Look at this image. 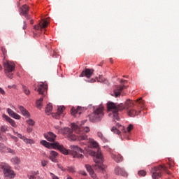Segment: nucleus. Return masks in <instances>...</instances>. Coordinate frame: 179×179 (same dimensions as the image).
Segmentation results:
<instances>
[{"label":"nucleus","mask_w":179,"mask_h":179,"mask_svg":"<svg viewBox=\"0 0 179 179\" xmlns=\"http://www.w3.org/2000/svg\"><path fill=\"white\" fill-rule=\"evenodd\" d=\"M57 157H58V152L53 150L50 152V156L48 157V159L53 162V163H57L58 162L57 160Z\"/></svg>","instance_id":"nucleus-18"},{"label":"nucleus","mask_w":179,"mask_h":179,"mask_svg":"<svg viewBox=\"0 0 179 179\" xmlns=\"http://www.w3.org/2000/svg\"><path fill=\"white\" fill-rule=\"evenodd\" d=\"M5 73L6 76H8V78H9L10 79H12L13 78V73L12 72H7Z\"/></svg>","instance_id":"nucleus-37"},{"label":"nucleus","mask_w":179,"mask_h":179,"mask_svg":"<svg viewBox=\"0 0 179 179\" xmlns=\"http://www.w3.org/2000/svg\"><path fill=\"white\" fill-rule=\"evenodd\" d=\"M164 170L166 171L167 170V166L159 165L158 166H155L152 169V179H159L162 177V171Z\"/></svg>","instance_id":"nucleus-7"},{"label":"nucleus","mask_w":179,"mask_h":179,"mask_svg":"<svg viewBox=\"0 0 179 179\" xmlns=\"http://www.w3.org/2000/svg\"><path fill=\"white\" fill-rule=\"evenodd\" d=\"M30 10V7L29 6L24 4L20 8V15L21 16H24L27 20H30L31 19V15L29 14V11Z\"/></svg>","instance_id":"nucleus-10"},{"label":"nucleus","mask_w":179,"mask_h":179,"mask_svg":"<svg viewBox=\"0 0 179 179\" xmlns=\"http://www.w3.org/2000/svg\"><path fill=\"white\" fill-rule=\"evenodd\" d=\"M104 117V106H100L94 108L93 112L88 115L90 122L96 124L100 122Z\"/></svg>","instance_id":"nucleus-4"},{"label":"nucleus","mask_w":179,"mask_h":179,"mask_svg":"<svg viewBox=\"0 0 179 179\" xmlns=\"http://www.w3.org/2000/svg\"><path fill=\"white\" fill-rule=\"evenodd\" d=\"M0 103H1V100H0Z\"/></svg>","instance_id":"nucleus-61"},{"label":"nucleus","mask_w":179,"mask_h":179,"mask_svg":"<svg viewBox=\"0 0 179 179\" xmlns=\"http://www.w3.org/2000/svg\"><path fill=\"white\" fill-rule=\"evenodd\" d=\"M72 149V155L73 157L77 158V159H83V155L80 153H83V150L82 148H79L78 145H71Z\"/></svg>","instance_id":"nucleus-9"},{"label":"nucleus","mask_w":179,"mask_h":179,"mask_svg":"<svg viewBox=\"0 0 179 179\" xmlns=\"http://www.w3.org/2000/svg\"><path fill=\"white\" fill-rule=\"evenodd\" d=\"M11 163H13V164H17L19 165L20 164V158L17 157H14L10 159Z\"/></svg>","instance_id":"nucleus-27"},{"label":"nucleus","mask_w":179,"mask_h":179,"mask_svg":"<svg viewBox=\"0 0 179 179\" xmlns=\"http://www.w3.org/2000/svg\"><path fill=\"white\" fill-rule=\"evenodd\" d=\"M85 167H86V169L87 170V171L90 173L91 177H92V178H94V177H96V174H94V171H93L92 166H90L89 164H86Z\"/></svg>","instance_id":"nucleus-25"},{"label":"nucleus","mask_w":179,"mask_h":179,"mask_svg":"<svg viewBox=\"0 0 179 179\" xmlns=\"http://www.w3.org/2000/svg\"><path fill=\"white\" fill-rule=\"evenodd\" d=\"M133 129L134 126L132 124H129L127 128V132H131V131H132Z\"/></svg>","instance_id":"nucleus-38"},{"label":"nucleus","mask_w":179,"mask_h":179,"mask_svg":"<svg viewBox=\"0 0 179 179\" xmlns=\"http://www.w3.org/2000/svg\"><path fill=\"white\" fill-rule=\"evenodd\" d=\"M117 128H120V129H124V127H122V125H120V124H117Z\"/></svg>","instance_id":"nucleus-47"},{"label":"nucleus","mask_w":179,"mask_h":179,"mask_svg":"<svg viewBox=\"0 0 179 179\" xmlns=\"http://www.w3.org/2000/svg\"><path fill=\"white\" fill-rule=\"evenodd\" d=\"M7 113L10 115V117H12V118H15V120H20V115L15 113L13 110H12V109L8 108Z\"/></svg>","instance_id":"nucleus-21"},{"label":"nucleus","mask_w":179,"mask_h":179,"mask_svg":"<svg viewBox=\"0 0 179 179\" xmlns=\"http://www.w3.org/2000/svg\"><path fill=\"white\" fill-rule=\"evenodd\" d=\"M41 164L43 167H45V166H47V164H48V162L45 160L41 161Z\"/></svg>","instance_id":"nucleus-42"},{"label":"nucleus","mask_w":179,"mask_h":179,"mask_svg":"<svg viewBox=\"0 0 179 179\" xmlns=\"http://www.w3.org/2000/svg\"><path fill=\"white\" fill-rule=\"evenodd\" d=\"M52 179H59V178H58V176H55V174L52 173H50Z\"/></svg>","instance_id":"nucleus-41"},{"label":"nucleus","mask_w":179,"mask_h":179,"mask_svg":"<svg viewBox=\"0 0 179 179\" xmlns=\"http://www.w3.org/2000/svg\"><path fill=\"white\" fill-rule=\"evenodd\" d=\"M66 179H73V178H72V177H71L69 175H68Z\"/></svg>","instance_id":"nucleus-49"},{"label":"nucleus","mask_w":179,"mask_h":179,"mask_svg":"<svg viewBox=\"0 0 179 179\" xmlns=\"http://www.w3.org/2000/svg\"><path fill=\"white\" fill-rule=\"evenodd\" d=\"M8 89H12V86L11 85H8Z\"/></svg>","instance_id":"nucleus-54"},{"label":"nucleus","mask_w":179,"mask_h":179,"mask_svg":"<svg viewBox=\"0 0 179 179\" xmlns=\"http://www.w3.org/2000/svg\"><path fill=\"white\" fill-rule=\"evenodd\" d=\"M83 176H86V173H83Z\"/></svg>","instance_id":"nucleus-58"},{"label":"nucleus","mask_w":179,"mask_h":179,"mask_svg":"<svg viewBox=\"0 0 179 179\" xmlns=\"http://www.w3.org/2000/svg\"><path fill=\"white\" fill-rule=\"evenodd\" d=\"M1 51L3 52V55L4 56V58H5V55H6V49H5V48H2Z\"/></svg>","instance_id":"nucleus-44"},{"label":"nucleus","mask_w":179,"mask_h":179,"mask_svg":"<svg viewBox=\"0 0 179 179\" xmlns=\"http://www.w3.org/2000/svg\"><path fill=\"white\" fill-rule=\"evenodd\" d=\"M57 166L59 169H60V170H62V171H65L66 170L64 168V166H61V164H57Z\"/></svg>","instance_id":"nucleus-43"},{"label":"nucleus","mask_w":179,"mask_h":179,"mask_svg":"<svg viewBox=\"0 0 179 179\" xmlns=\"http://www.w3.org/2000/svg\"><path fill=\"white\" fill-rule=\"evenodd\" d=\"M4 71L5 73H8V72H13L15 71V63L9 61L4 63Z\"/></svg>","instance_id":"nucleus-11"},{"label":"nucleus","mask_w":179,"mask_h":179,"mask_svg":"<svg viewBox=\"0 0 179 179\" xmlns=\"http://www.w3.org/2000/svg\"><path fill=\"white\" fill-rule=\"evenodd\" d=\"M23 23H24L23 30H26V29L27 28V23L26 22V21H24Z\"/></svg>","instance_id":"nucleus-45"},{"label":"nucleus","mask_w":179,"mask_h":179,"mask_svg":"<svg viewBox=\"0 0 179 179\" xmlns=\"http://www.w3.org/2000/svg\"><path fill=\"white\" fill-rule=\"evenodd\" d=\"M7 152L8 153H11L12 155H16V152H15V150L10 148H7Z\"/></svg>","instance_id":"nucleus-39"},{"label":"nucleus","mask_w":179,"mask_h":179,"mask_svg":"<svg viewBox=\"0 0 179 179\" xmlns=\"http://www.w3.org/2000/svg\"><path fill=\"white\" fill-rule=\"evenodd\" d=\"M91 82H94V80H92Z\"/></svg>","instance_id":"nucleus-59"},{"label":"nucleus","mask_w":179,"mask_h":179,"mask_svg":"<svg viewBox=\"0 0 179 179\" xmlns=\"http://www.w3.org/2000/svg\"><path fill=\"white\" fill-rule=\"evenodd\" d=\"M19 110L20 111H21L22 115H24V117H30V113H29V111H27V110H26V108H24V107L23 106H19Z\"/></svg>","instance_id":"nucleus-26"},{"label":"nucleus","mask_w":179,"mask_h":179,"mask_svg":"<svg viewBox=\"0 0 179 179\" xmlns=\"http://www.w3.org/2000/svg\"><path fill=\"white\" fill-rule=\"evenodd\" d=\"M67 171H69V173H75V168L72 167V166H68L66 168Z\"/></svg>","instance_id":"nucleus-35"},{"label":"nucleus","mask_w":179,"mask_h":179,"mask_svg":"<svg viewBox=\"0 0 179 179\" xmlns=\"http://www.w3.org/2000/svg\"><path fill=\"white\" fill-rule=\"evenodd\" d=\"M83 124H71V129L66 127L63 131L64 135L71 141H87V133L90 132L89 127H83Z\"/></svg>","instance_id":"nucleus-2"},{"label":"nucleus","mask_w":179,"mask_h":179,"mask_svg":"<svg viewBox=\"0 0 179 179\" xmlns=\"http://www.w3.org/2000/svg\"><path fill=\"white\" fill-rule=\"evenodd\" d=\"M52 111V105L51 103H49L47 105L45 108V113L48 114V115H50V113Z\"/></svg>","instance_id":"nucleus-29"},{"label":"nucleus","mask_w":179,"mask_h":179,"mask_svg":"<svg viewBox=\"0 0 179 179\" xmlns=\"http://www.w3.org/2000/svg\"><path fill=\"white\" fill-rule=\"evenodd\" d=\"M35 90H37V88H35Z\"/></svg>","instance_id":"nucleus-60"},{"label":"nucleus","mask_w":179,"mask_h":179,"mask_svg":"<svg viewBox=\"0 0 179 179\" xmlns=\"http://www.w3.org/2000/svg\"><path fill=\"white\" fill-rule=\"evenodd\" d=\"M138 174L140 177H145V176H146V172L145 170H141L138 172Z\"/></svg>","instance_id":"nucleus-32"},{"label":"nucleus","mask_w":179,"mask_h":179,"mask_svg":"<svg viewBox=\"0 0 179 179\" xmlns=\"http://www.w3.org/2000/svg\"><path fill=\"white\" fill-rule=\"evenodd\" d=\"M115 173L117 176H122V177H128V173L124 169L117 166L115 168Z\"/></svg>","instance_id":"nucleus-13"},{"label":"nucleus","mask_w":179,"mask_h":179,"mask_svg":"<svg viewBox=\"0 0 179 179\" xmlns=\"http://www.w3.org/2000/svg\"><path fill=\"white\" fill-rule=\"evenodd\" d=\"M88 142L91 148H94L95 149L94 151H91L90 152V155L94 157V162H95V163L96 164L94 166V170H99V171H103V170H104V168H103V166H101V164L104 163V157H103V154H101V151L99 148V144L97 143V142L94 141V140L92 138H90L88 140Z\"/></svg>","instance_id":"nucleus-3"},{"label":"nucleus","mask_w":179,"mask_h":179,"mask_svg":"<svg viewBox=\"0 0 179 179\" xmlns=\"http://www.w3.org/2000/svg\"><path fill=\"white\" fill-rule=\"evenodd\" d=\"M136 107H141L143 108L145 107V102L140 98L135 101L127 100L125 105L124 103H115L111 101L107 103V109L108 113V117H110L113 121H120V115L118 112L122 111L123 110H131V108H135Z\"/></svg>","instance_id":"nucleus-1"},{"label":"nucleus","mask_w":179,"mask_h":179,"mask_svg":"<svg viewBox=\"0 0 179 179\" xmlns=\"http://www.w3.org/2000/svg\"><path fill=\"white\" fill-rule=\"evenodd\" d=\"M27 132H31V129H27Z\"/></svg>","instance_id":"nucleus-52"},{"label":"nucleus","mask_w":179,"mask_h":179,"mask_svg":"<svg viewBox=\"0 0 179 179\" xmlns=\"http://www.w3.org/2000/svg\"><path fill=\"white\" fill-rule=\"evenodd\" d=\"M0 168L3 170V176L6 178L12 179L16 177L15 171L12 169V166H9L7 163L1 162L0 164Z\"/></svg>","instance_id":"nucleus-6"},{"label":"nucleus","mask_w":179,"mask_h":179,"mask_svg":"<svg viewBox=\"0 0 179 179\" xmlns=\"http://www.w3.org/2000/svg\"><path fill=\"white\" fill-rule=\"evenodd\" d=\"M22 89L24 91V93H25V94H27V96H29V94H30V90H29V89H27L26 86H23Z\"/></svg>","instance_id":"nucleus-33"},{"label":"nucleus","mask_w":179,"mask_h":179,"mask_svg":"<svg viewBox=\"0 0 179 179\" xmlns=\"http://www.w3.org/2000/svg\"><path fill=\"white\" fill-rule=\"evenodd\" d=\"M43 97H41L39 99L36 101V107L39 110H41V107H43Z\"/></svg>","instance_id":"nucleus-28"},{"label":"nucleus","mask_w":179,"mask_h":179,"mask_svg":"<svg viewBox=\"0 0 179 179\" xmlns=\"http://www.w3.org/2000/svg\"><path fill=\"white\" fill-rule=\"evenodd\" d=\"M47 85L41 83L38 86V92L39 94H44V92L47 90Z\"/></svg>","instance_id":"nucleus-20"},{"label":"nucleus","mask_w":179,"mask_h":179,"mask_svg":"<svg viewBox=\"0 0 179 179\" xmlns=\"http://www.w3.org/2000/svg\"><path fill=\"white\" fill-rule=\"evenodd\" d=\"M94 71L93 69H85L84 71H83L80 76V78H83V76H86V78H90V76L93 75Z\"/></svg>","instance_id":"nucleus-14"},{"label":"nucleus","mask_w":179,"mask_h":179,"mask_svg":"<svg viewBox=\"0 0 179 179\" xmlns=\"http://www.w3.org/2000/svg\"><path fill=\"white\" fill-rule=\"evenodd\" d=\"M110 62L111 64H113V59H112V58L110 59Z\"/></svg>","instance_id":"nucleus-53"},{"label":"nucleus","mask_w":179,"mask_h":179,"mask_svg":"<svg viewBox=\"0 0 179 179\" xmlns=\"http://www.w3.org/2000/svg\"><path fill=\"white\" fill-rule=\"evenodd\" d=\"M124 82H127V80H122L120 83H122L123 86H116L113 90V93L111 94V96H113L114 97H120V96H121L122 90H124V89H128V86L124 85Z\"/></svg>","instance_id":"nucleus-8"},{"label":"nucleus","mask_w":179,"mask_h":179,"mask_svg":"<svg viewBox=\"0 0 179 179\" xmlns=\"http://www.w3.org/2000/svg\"><path fill=\"white\" fill-rule=\"evenodd\" d=\"M0 93L1 94H5V90H3L2 88L0 87Z\"/></svg>","instance_id":"nucleus-48"},{"label":"nucleus","mask_w":179,"mask_h":179,"mask_svg":"<svg viewBox=\"0 0 179 179\" xmlns=\"http://www.w3.org/2000/svg\"><path fill=\"white\" fill-rule=\"evenodd\" d=\"M0 71H2V66L0 64Z\"/></svg>","instance_id":"nucleus-55"},{"label":"nucleus","mask_w":179,"mask_h":179,"mask_svg":"<svg viewBox=\"0 0 179 179\" xmlns=\"http://www.w3.org/2000/svg\"><path fill=\"white\" fill-rule=\"evenodd\" d=\"M3 118H4V120H6V121H7V122H9V124H10L11 127H13L14 128H16V127H17L16 125V122H15V120H13L9 116H8L5 114H3Z\"/></svg>","instance_id":"nucleus-19"},{"label":"nucleus","mask_w":179,"mask_h":179,"mask_svg":"<svg viewBox=\"0 0 179 179\" xmlns=\"http://www.w3.org/2000/svg\"><path fill=\"white\" fill-rule=\"evenodd\" d=\"M111 131L112 132H114V134H117V135H119V134H121L120 129H117V127H112Z\"/></svg>","instance_id":"nucleus-31"},{"label":"nucleus","mask_w":179,"mask_h":179,"mask_svg":"<svg viewBox=\"0 0 179 179\" xmlns=\"http://www.w3.org/2000/svg\"><path fill=\"white\" fill-rule=\"evenodd\" d=\"M48 21L43 20V22H41L38 25L34 26L35 30H43V29H45L47 26H48Z\"/></svg>","instance_id":"nucleus-15"},{"label":"nucleus","mask_w":179,"mask_h":179,"mask_svg":"<svg viewBox=\"0 0 179 179\" xmlns=\"http://www.w3.org/2000/svg\"><path fill=\"white\" fill-rule=\"evenodd\" d=\"M17 134V136H18V138H20V139H22V141H24V142L25 143L29 144V145H33V143H34V141L27 138H26V136H22V134H19V133H16Z\"/></svg>","instance_id":"nucleus-17"},{"label":"nucleus","mask_w":179,"mask_h":179,"mask_svg":"<svg viewBox=\"0 0 179 179\" xmlns=\"http://www.w3.org/2000/svg\"><path fill=\"white\" fill-rule=\"evenodd\" d=\"M139 108L140 107L136 106L135 108H131V109H129V110H127V113L129 117H135V115H139V113H141V110H136V108Z\"/></svg>","instance_id":"nucleus-16"},{"label":"nucleus","mask_w":179,"mask_h":179,"mask_svg":"<svg viewBox=\"0 0 179 179\" xmlns=\"http://www.w3.org/2000/svg\"><path fill=\"white\" fill-rule=\"evenodd\" d=\"M45 138L49 142H54V141H55V138H57V135H55L52 132H49L47 135H45Z\"/></svg>","instance_id":"nucleus-22"},{"label":"nucleus","mask_w":179,"mask_h":179,"mask_svg":"<svg viewBox=\"0 0 179 179\" xmlns=\"http://www.w3.org/2000/svg\"><path fill=\"white\" fill-rule=\"evenodd\" d=\"M71 115H74V117H76V114H82V108L78 107L77 108H73L71 110Z\"/></svg>","instance_id":"nucleus-24"},{"label":"nucleus","mask_w":179,"mask_h":179,"mask_svg":"<svg viewBox=\"0 0 179 179\" xmlns=\"http://www.w3.org/2000/svg\"><path fill=\"white\" fill-rule=\"evenodd\" d=\"M30 23L31 24H33L34 23V21H33V20H31Z\"/></svg>","instance_id":"nucleus-50"},{"label":"nucleus","mask_w":179,"mask_h":179,"mask_svg":"<svg viewBox=\"0 0 179 179\" xmlns=\"http://www.w3.org/2000/svg\"><path fill=\"white\" fill-rule=\"evenodd\" d=\"M174 166V164H173V162H171L169 164V169H173Z\"/></svg>","instance_id":"nucleus-46"},{"label":"nucleus","mask_w":179,"mask_h":179,"mask_svg":"<svg viewBox=\"0 0 179 179\" xmlns=\"http://www.w3.org/2000/svg\"><path fill=\"white\" fill-rule=\"evenodd\" d=\"M34 178L33 176H31L29 179H34Z\"/></svg>","instance_id":"nucleus-57"},{"label":"nucleus","mask_w":179,"mask_h":179,"mask_svg":"<svg viewBox=\"0 0 179 179\" xmlns=\"http://www.w3.org/2000/svg\"><path fill=\"white\" fill-rule=\"evenodd\" d=\"M65 110V106H61L57 108V113H52V117L55 120H59L61 116H63V113Z\"/></svg>","instance_id":"nucleus-12"},{"label":"nucleus","mask_w":179,"mask_h":179,"mask_svg":"<svg viewBox=\"0 0 179 179\" xmlns=\"http://www.w3.org/2000/svg\"><path fill=\"white\" fill-rule=\"evenodd\" d=\"M111 157L115 160V162H116V163H120V162L124 160V158L120 154H112Z\"/></svg>","instance_id":"nucleus-23"},{"label":"nucleus","mask_w":179,"mask_h":179,"mask_svg":"<svg viewBox=\"0 0 179 179\" xmlns=\"http://www.w3.org/2000/svg\"><path fill=\"white\" fill-rule=\"evenodd\" d=\"M0 141H2V137L1 136V133H0Z\"/></svg>","instance_id":"nucleus-56"},{"label":"nucleus","mask_w":179,"mask_h":179,"mask_svg":"<svg viewBox=\"0 0 179 179\" xmlns=\"http://www.w3.org/2000/svg\"><path fill=\"white\" fill-rule=\"evenodd\" d=\"M27 122L29 125H34L35 122L34 120H31V119H29L28 120H27Z\"/></svg>","instance_id":"nucleus-36"},{"label":"nucleus","mask_w":179,"mask_h":179,"mask_svg":"<svg viewBox=\"0 0 179 179\" xmlns=\"http://www.w3.org/2000/svg\"><path fill=\"white\" fill-rule=\"evenodd\" d=\"M55 128L56 129H59V126H55Z\"/></svg>","instance_id":"nucleus-51"},{"label":"nucleus","mask_w":179,"mask_h":179,"mask_svg":"<svg viewBox=\"0 0 179 179\" xmlns=\"http://www.w3.org/2000/svg\"><path fill=\"white\" fill-rule=\"evenodd\" d=\"M41 145L45 146V148H48V149H51L53 148V149H57L63 155H69V150H66V148H64V145L59 144L58 142H53V143H48L46 141H41Z\"/></svg>","instance_id":"nucleus-5"},{"label":"nucleus","mask_w":179,"mask_h":179,"mask_svg":"<svg viewBox=\"0 0 179 179\" xmlns=\"http://www.w3.org/2000/svg\"><path fill=\"white\" fill-rule=\"evenodd\" d=\"M6 149V146H5V144L0 143V152H3V150Z\"/></svg>","instance_id":"nucleus-34"},{"label":"nucleus","mask_w":179,"mask_h":179,"mask_svg":"<svg viewBox=\"0 0 179 179\" xmlns=\"http://www.w3.org/2000/svg\"><path fill=\"white\" fill-rule=\"evenodd\" d=\"M1 131L2 132H6V131H8V127L6 126H1Z\"/></svg>","instance_id":"nucleus-40"},{"label":"nucleus","mask_w":179,"mask_h":179,"mask_svg":"<svg viewBox=\"0 0 179 179\" xmlns=\"http://www.w3.org/2000/svg\"><path fill=\"white\" fill-rule=\"evenodd\" d=\"M97 136H99V138H101L103 142H107V141L106 140V138H104V136H103L102 132H98Z\"/></svg>","instance_id":"nucleus-30"}]
</instances>
